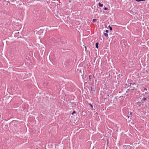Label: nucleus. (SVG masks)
<instances>
[{
	"label": "nucleus",
	"mask_w": 149,
	"mask_h": 149,
	"mask_svg": "<svg viewBox=\"0 0 149 149\" xmlns=\"http://www.w3.org/2000/svg\"><path fill=\"white\" fill-rule=\"evenodd\" d=\"M144 94H142L140 97V99H141V102L143 103H144L145 102V101L147 100L146 97H144Z\"/></svg>",
	"instance_id": "obj_1"
},
{
	"label": "nucleus",
	"mask_w": 149,
	"mask_h": 149,
	"mask_svg": "<svg viewBox=\"0 0 149 149\" xmlns=\"http://www.w3.org/2000/svg\"><path fill=\"white\" fill-rule=\"evenodd\" d=\"M142 103L140 102H137L136 104V106L137 107H140L141 106V105L142 104Z\"/></svg>",
	"instance_id": "obj_2"
},
{
	"label": "nucleus",
	"mask_w": 149,
	"mask_h": 149,
	"mask_svg": "<svg viewBox=\"0 0 149 149\" xmlns=\"http://www.w3.org/2000/svg\"><path fill=\"white\" fill-rule=\"evenodd\" d=\"M99 6L101 7H102L103 6V4H101L100 3H99Z\"/></svg>",
	"instance_id": "obj_3"
},
{
	"label": "nucleus",
	"mask_w": 149,
	"mask_h": 149,
	"mask_svg": "<svg viewBox=\"0 0 149 149\" xmlns=\"http://www.w3.org/2000/svg\"><path fill=\"white\" fill-rule=\"evenodd\" d=\"M95 46H96V47L97 48H98V42H97L96 43V44H95Z\"/></svg>",
	"instance_id": "obj_4"
},
{
	"label": "nucleus",
	"mask_w": 149,
	"mask_h": 149,
	"mask_svg": "<svg viewBox=\"0 0 149 149\" xmlns=\"http://www.w3.org/2000/svg\"><path fill=\"white\" fill-rule=\"evenodd\" d=\"M104 34L107 37L108 36V34L107 33H104Z\"/></svg>",
	"instance_id": "obj_5"
},
{
	"label": "nucleus",
	"mask_w": 149,
	"mask_h": 149,
	"mask_svg": "<svg viewBox=\"0 0 149 149\" xmlns=\"http://www.w3.org/2000/svg\"><path fill=\"white\" fill-rule=\"evenodd\" d=\"M136 1L138 2L141 1H145L146 0H135Z\"/></svg>",
	"instance_id": "obj_6"
},
{
	"label": "nucleus",
	"mask_w": 149,
	"mask_h": 149,
	"mask_svg": "<svg viewBox=\"0 0 149 149\" xmlns=\"http://www.w3.org/2000/svg\"><path fill=\"white\" fill-rule=\"evenodd\" d=\"M109 29H110V30H112V28L111 27V26H109Z\"/></svg>",
	"instance_id": "obj_7"
},
{
	"label": "nucleus",
	"mask_w": 149,
	"mask_h": 149,
	"mask_svg": "<svg viewBox=\"0 0 149 149\" xmlns=\"http://www.w3.org/2000/svg\"><path fill=\"white\" fill-rule=\"evenodd\" d=\"M130 85H133L134 84H135V83H130Z\"/></svg>",
	"instance_id": "obj_8"
},
{
	"label": "nucleus",
	"mask_w": 149,
	"mask_h": 149,
	"mask_svg": "<svg viewBox=\"0 0 149 149\" xmlns=\"http://www.w3.org/2000/svg\"><path fill=\"white\" fill-rule=\"evenodd\" d=\"M96 20V19H94L93 20V22H95V21Z\"/></svg>",
	"instance_id": "obj_9"
},
{
	"label": "nucleus",
	"mask_w": 149,
	"mask_h": 149,
	"mask_svg": "<svg viewBox=\"0 0 149 149\" xmlns=\"http://www.w3.org/2000/svg\"><path fill=\"white\" fill-rule=\"evenodd\" d=\"M147 89L146 88H144V91H147Z\"/></svg>",
	"instance_id": "obj_10"
},
{
	"label": "nucleus",
	"mask_w": 149,
	"mask_h": 149,
	"mask_svg": "<svg viewBox=\"0 0 149 149\" xmlns=\"http://www.w3.org/2000/svg\"><path fill=\"white\" fill-rule=\"evenodd\" d=\"M105 32H106V33H108L109 32V31L108 30H106Z\"/></svg>",
	"instance_id": "obj_11"
},
{
	"label": "nucleus",
	"mask_w": 149,
	"mask_h": 149,
	"mask_svg": "<svg viewBox=\"0 0 149 149\" xmlns=\"http://www.w3.org/2000/svg\"><path fill=\"white\" fill-rule=\"evenodd\" d=\"M104 10H107V8L105 7V8H104Z\"/></svg>",
	"instance_id": "obj_12"
},
{
	"label": "nucleus",
	"mask_w": 149,
	"mask_h": 149,
	"mask_svg": "<svg viewBox=\"0 0 149 149\" xmlns=\"http://www.w3.org/2000/svg\"><path fill=\"white\" fill-rule=\"evenodd\" d=\"M89 105L92 108H93V106L91 104H89Z\"/></svg>",
	"instance_id": "obj_13"
},
{
	"label": "nucleus",
	"mask_w": 149,
	"mask_h": 149,
	"mask_svg": "<svg viewBox=\"0 0 149 149\" xmlns=\"http://www.w3.org/2000/svg\"><path fill=\"white\" fill-rule=\"evenodd\" d=\"M75 113V112L74 111L73 112H72V115H73V114Z\"/></svg>",
	"instance_id": "obj_14"
},
{
	"label": "nucleus",
	"mask_w": 149,
	"mask_h": 149,
	"mask_svg": "<svg viewBox=\"0 0 149 149\" xmlns=\"http://www.w3.org/2000/svg\"><path fill=\"white\" fill-rule=\"evenodd\" d=\"M1 115H0V118H1Z\"/></svg>",
	"instance_id": "obj_15"
},
{
	"label": "nucleus",
	"mask_w": 149,
	"mask_h": 149,
	"mask_svg": "<svg viewBox=\"0 0 149 149\" xmlns=\"http://www.w3.org/2000/svg\"><path fill=\"white\" fill-rule=\"evenodd\" d=\"M107 96H109V95H108H108H107Z\"/></svg>",
	"instance_id": "obj_16"
},
{
	"label": "nucleus",
	"mask_w": 149,
	"mask_h": 149,
	"mask_svg": "<svg viewBox=\"0 0 149 149\" xmlns=\"http://www.w3.org/2000/svg\"><path fill=\"white\" fill-rule=\"evenodd\" d=\"M132 114L131 112H130V114Z\"/></svg>",
	"instance_id": "obj_17"
}]
</instances>
